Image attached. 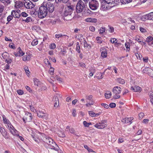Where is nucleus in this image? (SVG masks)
Segmentation results:
<instances>
[{"mask_svg": "<svg viewBox=\"0 0 153 153\" xmlns=\"http://www.w3.org/2000/svg\"><path fill=\"white\" fill-rule=\"evenodd\" d=\"M54 6L52 3L44 2L39 7L38 16L41 18L45 17L48 13H51L54 10Z\"/></svg>", "mask_w": 153, "mask_h": 153, "instance_id": "obj_1", "label": "nucleus"}, {"mask_svg": "<svg viewBox=\"0 0 153 153\" xmlns=\"http://www.w3.org/2000/svg\"><path fill=\"white\" fill-rule=\"evenodd\" d=\"M74 6L71 4L70 3H68L66 4L63 15L65 17L68 16L70 17L68 19H65L66 20H68L71 19V15L74 10Z\"/></svg>", "mask_w": 153, "mask_h": 153, "instance_id": "obj_2", "label": "nucleus"}, {"mask_svg": "<svg viewBox=\"0 0 153 153\" xmlns=\"http://www.w3.org/2000/svg\"><path fill=\"white\" fill-rule=\"evenodd\" d=\"M44 141L50 146L51 149L58 151L59 149V147L54 142L53 139L48 136H46L44 138Z\"/></svg>", "mask_w": 153, "mask_h": 153, "instance_id": "obj_3", "label": "nucleus"}, {"mask_svg": "<svg viewBox=\"0 0 153 153\" xmlns=\"http://www.w3.org/2000/svg\"><path fill=\"white\" fill-rule=\"evenodd\" d=\"M86 3L85 2L81 0H79L76 5V11L78 13H80L83 11H85L86 10L87 5Z\"/></svg>", "mask_w": 153, "mask_h": 153, "instance_id": "obj_4", "label": "nucleus"}, {"mask_svg": "<svg viewBox=\"0 0 153 153\" xmlns=\"http://www.w3.org/2000/svg\"><path fill=\"white\" fill-rule=\"evenodd\" d=\"M90 8L93 10H97L99 7V3L97 1L95 0H91L89 3Z\"/></svg>", "mask_w": 153, "mask_h": 153, "instance_id": "obj_5", "label": "nucleus"}, {"mask_svg": "<svg viewBox=\"0 0 153 153\" xmlns=\"http://www.w3.org/2000/svg\"><path fill=\"white\" fill-rule=\"evenodd\" d=\"M32 114L29 112H26L23 118V121L25 123L26 121L30 122L32 119Z\"/></svg>", "mask_w": 153, "mask_h": 153, "instance_id": "obj_6", "label": "nucleus"}, {"mask_svg": "<svg viewBox=\"0 0 153 153\" xmlns=\"http://www.w3.org/2000/svg\"><path fill=\"white\" fill-rule=\"evenodd\" d=\"M8 126L9 128V129L11 134L14 136H19V134L18 131L12 125H11V124H9V125H8Z\"/></svg>", "mask_w": 153, "mask_h": 153, "instance_id": "obj_7", "label": "nucleus"}, {"mask_svg": "<svg viewBox=\"0 0 153 153\" xmlns=\"http://www.w3.org/2000/svg\"><path fill=\"white\" fill-rule=\"evenodd\" d=\"M21 13L20 10H14L12 11L11 15L15 18H19L21 16Z\"/></svg>", "mask_w": 153, "mask_h": 153, "instance_id": "obj_8", "label": "nucleus"}, {"mask_svg": "<svg viewBox=\"0 0 153 153\" xmlns=\"http://www.w3.org/2000/svg\"><path fill=\"white\" fill-rule=\"evenodd\" d=\"M38 116L41 118L47 119L48 118V114L42 111H39L37 112Z\"/></svg>", "mask_w": 153, "mask_h": 153, "instance_id": "obj_9", "label": "nucleus"}, {"mask_svg": "<svg viewBox=\"0 0 153 153\" xmlns=\"http://www.w3.org/2000/svg\"><path fill=\"white\" fill-rule=\"evenodd\" d=\"M143 72L147 74L152 77H153V70L149 68H145L143 70Z\"/></svg>", "mask_w": 153, "mask_h": 153, "instance_id": "obj_10", "label": "nucleus"}, {"mask_svg": "<svg viewBox=\"0 0 153 153\" xmlns=\"http://www.w3.org/2000/svg\"><path fill=\"white\" fill-rule=\"evenodd\" d=\"M0 132L5 139L9 138V134L4 128L1 127L0 128Z\"/></svg>", "mask_w": 153, "mask_h": 153, "instance_id": "obj_11", "label": "nucleus"}, {"mask_svg": "<svg viewBox=\"0 0 153 153\" xmlns=\"http://www.w3.org/2000/svg\"><path fill=\"white\" fill-rule=\"evenodd\" d=\"M25 7L27 9H32L35 7V5L32 2L29 1V2H26L24 4Z\"/></svg>", "mask_w": 153, "mask_h": 153, "instance_id": "obj_12", "label": "nucleus"}, {"mask_svg": "<svg viewBox=\"0 0 153 153\" xmlns=\"http://www.w3.org/2000/svg\"><path fill=\"white\" fill-rule=\"evenodd\" d=\"M121 88L120 87H115L113 89V93L116 94H119L121 92Z\"/></svg>", "mask_w": 153, "mask_h": 153, "instance_id": "obj_13", "label": "nucleus"}, {"mask_svg": "<svg viewBox=\"0 0 153 153\" xmlns=\"http://www.w3.org/2000/svg\"><path fill=\"white\" fill-rule=\"evenodd\" d=\"M101 52V56L103 58L106 57L107 56V51L106 49L104 48H102L100 49Z\"/></svg>", "mask_w": 153, "mask_h": 153, "instance_id": "obj_14", "label": "nucleus"}, {"mask_svg": "<svg viewBox=\"0 0 153 153\" xmlns=\"http://www.w3.org/2000/svg\"><path fill=\"white\" fill-rule=\"evenodd\" d=\"M103 1H105L106 3L109 4V6L110 7H113L115 5V0H103Z\"/></svg>", "mask_w": 153, "mask_h": 153, "instance_id": "obj_15", "label": "nucleus"}, {"mask_svg": "<svg viewBox=\"0 0 153 153\" xmlns=\"http://www.w3.org/2000/svg\"><path fill=\"white\" fill-rule=\"evenodd\" d=\"M146 41L148 43L149 45L153 44V38L152 36L148 37L146 39Z\"/></svg>", "mask_w": 153, "mask_h": 153, "instance_id": "obj_16", "label": "nucleus"}, {"mask_svg": "<svg viewBox=\"0 0 153 153\" xmlns=\"http://www.w3.org/2000/svg\"><path fill=\"white\" fill-rule=\"evenodd\" d=\"M132 120L131 119V118H125L124 119H123L121 121L123 123H129V122H130V124L131 123V121Z\"/></svg>", "mask_w": 153, "mask_h": 153, "instance_id": "obj_17", "label": "nucleus"}, {"mask_svg": "<svg viewBox=\"0 0 153 153\" xmlns=\"http://www.w3.org/2000/svg\"><path fill=\"white\" fill-rule=\"evenodd\" d=\"M85 21L88 22H97V19L92 18H88L85 19Z\"/></svg>", "mask_w": 153, "mask_h": 153, "instance_id": "obj_18", "label": "nucleus"}, {"mask_svg": "<svg viewBox=\"0 0 153 153\" xmlns=\"http://www.w3.org/2000/svg\"><path fill=\"white\" fill-rule=\"evenodd\" d=\"M100 126L101 128H103L106 126V121L105 120H103L98 123Z\"/></svg>", "mask_w": 153, "mask_h": 153, "instance_id": "obj_19", "label": "nucleus"}, {"mask_svg": "<svg viewBox=\"0 0 153 153\" xmlns=\"http://www.w3.org/2000/svg\"><path fill=\"white\" fill-rule=\"evenodd\" d=\"M150 16V13L145 15L142 17L141 19L143 21H145L146 19L151 20Z\"/></svg>", "mask_w": 153, "mask_h": 153, "instance_id": "obj_20", "label": "nucleus"}, {"mask_svg": "<svg viewBox=\"0 0 153 153\" xmlns=\"http://www.w3.org/2000/svg\"><path fill=\"white\" fill-rule=\"evenodd\" d=\"M111 92L109 91H107L105 94V97L108 99H109L111 97Z\"/></svg>", "mask_w": 153, "mask_h": 153, "instance_id": "obj_21", "label": "nucleus"}, {"mask_svg": "<svg viewBox=\"0 0 153 153\" xmlns=\"http://www.w3.org/2000/svg\"><path fill=\"white\" fill-rule=\"evenodd\" d=\"M117 81L118 82L122 84H123L125 83V80L124 79L120 78H117Z\"/></svg>", "mask_w": 153, "mask_h": 153, "instance_id": "obj_22", "label": "nucleus"}, {"mask_svg": "<svg viewBox=\"0 0 153 153\" xmlns=\"http://www.w3.org/2000/svg\"><path fill=\"white\" fill-rule=\"evenodd\" d=\"M3 117V122L5 124H9V123H10V121L9 120L7 119L4 115H3L2 116Z\"/></svg>", "mask_w": 153, "mask_h": 153, "instance_id": "obj_23", "label": "nucleus"}, {"mask_svg": "<svg viewBox=\"0 0 153 153\" xmlns=\"http://www.w3.org/2000/svg\"><path fill=\"white\" fill-rule=\"evenodd\" d=\"M0 1L5 4L8 5L10 3L11 1L10 0H0Z\"/></svg>", "mask_w": 153, "mask_h": 153, "instance_id": "obj_24", "label": "nucleus"}, {"mask_svg": "<svg viewBox=\"0 0 153 153\" xmlns=\"http://www.w3.org/2000/svg\"><path fill=\"white\" fill-rule=\"evenodd\" d=\"M30 12L31 13L32 15L35 16H36L37 15L38 16L39 12L36 11L35 9H33Z\"/></svg>", "mask_w": 153, "mask_h": 153, "instance_id": "obj_25", "label": "nucleus"}, {"mask_svg": "<svg viewBox=\"0 0 153 153\" xmlns=\"http://www.w3.org/2000/svg\"><path fill=\"white\" fill-rule=\"evenodd\" d=\"M132 0H120V2L123 4H125L131 2Z\"/></svg>", "mask_w": 153, "mask_h": 153, "instance_id": "obj_26", "label": "nucleus"}, {"mask_svg": "<svg viewBox=\"0 0 153 153\" xmlns=\"http://www.w3.org/2000/svg\"><path fill=\"white\" fill-rule=\"evenodd\" d=\"M55 99V100H56V102L54 103V107H57L59 105V101L58 99L57 98H56V97H54L53 98V99Z\"/></svg>", "mask_w": 153, "mask_h": 153, "instance_id": "obj_27", "label": "nucleus"}, {"mask_svg": "<svg viewBox=\"0 0 153 153\" xmlns=\"http://www.w3.org/2000/svg\"><path fill=\"white\" fill-rule=\"evenodd\" d=\"M135 88V92H140L142 90V88L139 86H136Z\"/></svg>", "mask_w": 153, "mask_h": 153, "instance_id": "obj_28", "label": "nucleus"}, {"mask_svg": "<svg viewBox=\"0 0 153 153\" xmlns=\"http://www.w3.org/2000/svg\"><path fill=\"white\" fill-rule=\"evenodd\" d=\"M83 124L85 127H88L91 124V123H87L86 121H84Z\"/></svg>", "mask_w": 153, "mask_h": 153, "instance_id": "obj_29", "label": "nucleus"}, {"mask_svg": "<svg viewBox=\"0 0 153 153\" xmlns=\"http://www.w3.org/2000/svg\"><path fill=\"white\" fill-rule=\"evenodd\" d=\"M17 51L19 52V53H20V55H22L21 56H23L25 53L22 51L21 50L20 47H19L18 48Z\"/></svg>", "mask_w": 153, "mask_h": 153, "instance_id": "obj_30", "label": "nucleus"}, {"mask_svg": "<svg viewBox=\"0 0 153 153\" xmlns=\"http://www.w3.org/2000/svg\"><path fill=\"white\" fill-rule=\"evenodd\" d=\"M8 53H3L2 54V56L3 59L5 60L7 59L8 57L7 54Z\"/></svg>", "mask_w": 153, "mask_h": 153, "instance_id": "obj_31", "label": "nucleus"}, {"mask_svg": "<svg viewBox=\"0 0 153 153\" xmlns=\"http://www.w3.org/2000/svg\"><path fill=\"white\" fill-rule=\"evenodd\" d=\"M30 56H29L25 55L23 56V60L24 61L29 60L30 59Z\"/></svg>", "mask_w": 153, "mask_h": 153, "instance_id": "obj_32", "label": "nucleus"}, {"mask_svg": "<svg viewBox=\"0 0 153 153\" xmlns=\"http://www.w3.org/2000/svg\"><path fill=\"white\" fill-rule=\"evenodd\" d=\"M99 31L100 32V34H102L105 31V27H102L99 29Z\"/></svg>", "mask_w": 153, "mask_h": 153, "instance_id": "obj_33", "label": "nucleus"}, {"mask_svg": "<svg viewBox=\"0 0 153 153\" xmlns=\"http://www.w3.org/2000/svg\"><path fill=\"white\" fill-rule=\"evenodd\" d=\"M83 43L84 46L85 48H88V47H89L90 48H91L90 45L88 44L85 40H84L83 41Z\"/></svg>", "mask_w": 153, "mask_h": 153, "instance_id": "obj_34", "label": "nucleus"}, {"mask_svg": "<svg viewBox=\"0 0 153 153\" xmlns=\"http://www.w3.org/2000/svg\"><path fill=\"white\" fill-rule=\"evenodd\" d=\"M139 43L141 44L142 45V42H143V39L141 38H139L138 37H136L135 39Z\"/></svg>", "mask_w": 153, "mask_h": 153, "instance_id": "obj_35", "label": "nucleus"}, {"mask_svg": "<svg viewBox=\"0 0 153 153\" xmlns=\"http://www.w3.org/2000/svg\"><path fill=\"white\" fill-rule=\"evenodd\" d=\"M38 43L37 40L34 39L31 42V45L33 46H35Z\"/></svg>", "mask_w": 153, "mask_h": 153, "instance_id": "obj_36", "label": "nucleus"}, {"mask_svg": "<svg viewBox=\"0 0 153 153\" xmlns=\"http://www.w3.org/2000/svg\"><path fill=\"white\" fill-rule=\"evenodd\" d=\"M55 78L56 80L59 81L60 82H62V79L58 75L56 76Z\"/></svg>", "mask_w": 153, "mask_h": 153, "instance_id": "obj_37", "label": "nucleus"}, {"mask_svg": "<svg viewBox=\"0 0 153 153\" xmlns=\"http://www.w3.org/2000/svg\"><path fill=\"white\" fill-rule=\"evenodd\" d=\"M24 70L27 76H28V74L29 75L30 72L28 68L27 67L25 68H24Z\"/></svg>", "mask_w": 153, "mask_h": 153, "instance_id": "obj_38", "label": "nucleus"}, {"mask_svg": "<svg viewBox=\"0 0 153 153\" xmlns=\"http://www.w3.org/2000/svg\"><path fill=\"white\" fill-rule=\"evenodd\" d=\"M13 17L12 15L8 16L7 18V21L9 22H10L13 19Z\"/></svg>", "mask_w": 153, "mask_h": 153, "instance_id": "obj_39", "label": "nucleus"}, {"mask_svg": "<svg viewBox=\"0 0 153 153\" xmlns=\"http://www.w3.org/2000/svg\"><path fill=\"white\" fill-rule=\"evenodd\" d=\"M116 104L113 102L110 103L109 105V106L111 108H114L116 107Z\"/></svg>", "mask_w": 153, "mask_h": 153, "instance_id": "obj_40", "label": "nucleus"}, {"mask_svg": "<svg viewBox=\"0 0 153 153\" xmlns=\"http://www.w3.org/2000/svg\"><path fill=\"white\" fill-rule=\"evenodd\" d=\"M117 40L115 38H111L110 39V41L111 43H115L116 41H117Z\"/></svg>", "mask_w": 153, "mask_h": 153, "instance_id": "obj_41", "label": "nucleus"}, {"mask_svg": "<svg viewBox=\"0 0 153 153\" xmlns=\"http://www.w3.org/2000/svg\"><path fill=\"white\" fill-rule=\"evenodd\" d=\"M88 112L90 116L92 117H94L95 113L94 112L92 111H89Z\"/></svg>", "mask_w": 153, "mask_h": 153, "instance_id": "obj_42", "label": "nucleus"}, {"mask_svg": "<svg viewBox=\"0 0 153 153\" xmlns=\"http://www.w3.org/2000/svg\"><path fill=\"white\" fill-rule=\"evenodd\" d=\"M96 40L98 41L97 43H102V41H101V37H97L96 38Z\"/></svg>", "mask_w": 153, "mask_h": 153, "instance_id": "obj_43", "label": "nucleus"}, {"mask_svg": "<svg viewBox=\"0 0 153 153\" xmlns=\"http://www.w3.org/2000/svg\"><path fill=\"white\" fill-rule=\"evenodd\" d=\"M85 97L87 100H91L92 98V95L86 96Z\"/></svg>", "mask_w": 153, "mask_h": 153, "instance_id": "obj_44", "label": "nucleus"}, {"mask_svg": "<svg viewBox=\"0 0 153 153\" xmlns=\"http://www.w3.org/2000/svg\"><path fill=\"white\" fill-rule=\"evenodd\" d=\"M80 46L79 45V43L78 42V44L77 45L76 50L77 51V52L79 53H80Z\"/></svg>", "mask_w": 153, "mask_h": 153, "instance_id": "obj_45", "label": "nucleus"}, {"mask_svg": "<svg viewBox=\"0 0 153 153\" xmlns=\"http://www.w3.org/2000/svg\"><path fill=\"white\" fill-rule=\"evenodd\" d=\"M12 59L10 58H8L5 61L7 62V64H10L12 62Z\"/></svg>", "mask_w": 153, "mask_h": 153, "instance_id": "obj_46", "label": "nucleus"}, {"mask_svg": "<svg viewBox=\"0 0 153 153\" xmlns=\"http://www.w3.org/2000/svg\"><path fill=\"white\" fill-rule=\"evenodd\" d=\"M32 20V19L30 17H27L26 19L25 20L26 22H28L31 21Z\"/></svg>", "mask_w": 153, "mask_h": 153, "instance_id": "obj_47", "label": "nucleus"}, {"mask_svg": "<svg viewBox=\"0 0 153 153\" xmlns=\"http://www.w3.org/2000/svg\"><path fill=\"white\" fill-rule=\"evenodd\" d=\"M56 38L57 39H59L60 37H63V35L62 34H56L55 35Z\"/></svg>", "mask_w": 153, "mask_h": 153, "instance_id": "obj_48", "label": "nucleus"}, {"mask_svg": "<svg viewBox=\"0 0 153 153\" xmlns=\"http://www.w3.org/2000/svg\"><path fill=\"white\" fill-rule=\"evenodd\" d=\"M4 7L3 5L0 4V13H2L4 10Z\"/></svg>", "mask_w": 153, "mask_h": 153, "instance_id": "obj_49", "label": "nucleus"}, {"mask_svg": "<svg viewBox=\"0 0 153 153\" xmlns=\"http://www.w3.org/2000/svg\"><path fill=\"white\" fill-rule=\"evenodd\" d=\"M17 93L19 95H22L24 94L23 91L21 90H17Z\"/></svg>", "mask_w": 153, "mask_h": 153, "instance_id": "obj_50", "label": "nucleus"}, {"mask_svg": "<svg viewBox=\"0 0 153 153\" xmlns=\"http://www.w3.org/2000/svg\"><path fill=\"white\" fill-rule=\"evenodd\" d=\"M135 55L137 59H140L142 57V56L140 54H139L138 53H135Z\"/></svg>", "mask_w": 153, "mask_h": 153, "instance_id": "obj_51", "label": "nucleus"}, {"mask_svg": "<svg viewBox=\"0 0 153 153\" xmlns=\"http://www.w3.org/2000/svg\"><path fill=\"white\" fill-rule=\"evenodd\" d=\"M125 45L126 48H127V50L128 49V51H129V50H130V48H129L130 44H129V43H128V42L126 43H125Z\"/></svg>", "mask_w": 153, "mask_h": 153, "instance_id": "obj_52", "label": "nucleus"}, {"mask_svg": "<svg viewBox=\"0 0 153 153\" xmlns=\"http://www.w3.org/2000/svg\"><path fill=\"white\" fill-rule=\"evenodd\" d=\"M144 115L143 113H140L139 114V117L140 119H141L143 116Z\"/></svg>", "mask_w": 153, "mask_h": 153, "instance_id": "obj_53", "label": "nucleus"}, {"mask_svg": "<svg viewBox=\"0 0 153 153\" xmlns=\"http://www.w3.org/2000/svg\"><path fill=\"white\" fill-rule=\"evenodd\" d=\"M33 81L34 84L38 86V80L36 79H34Z\"/></svg>", "mask_w": 153, "mask_h": 153, "instance_id": "obj_54", "label": "nucleus"}, {"mask_svg": "<svg viewBox=\"0 0 153 153\" xmlns=\"http://www.w3.org/2000/svg\"><path fill=\"white\" fill-rule=\"evenodd\" d=\"M108 27H109V31L111 33H113L114 31V29L113 27H111L110 26H108Z\"/></svg>", "mask_w": 153, "mask_h": 153, "instance_id": "obj_55", "label": "nucleus"}, {"mask_svg": "<svg viewBox=\"0 0 153 153\" xmlns=\"http://www.w3.org/2000/svg\"><path fill=\"white\" fill-rule=\"evenodd\" d=\"M95 28L93 26H90L89 27V30L90 31L94 32L95 30Z\"/></svg>", "mask_w": 153, "mask_h": 153, "instance_id": "obj_56", "label": "nucleus"}, {"mask_svg": "<svg viewBox=\"0 0 153 153\" xmlns=\"http://www.w3.org/2000/svg\"><path fill=\"white\" fill-rule=\"evenodd\" d=\"M54 72V68L53 67H51L49 71V72L51 74V73H53Z\"/></svg>", "mask_w": 153, "mask_h": 153, "instance_id": "obj_57", "label": "nucleus"}, {"mask_svg": "<svg viewBox=\"0 0 153 153\" xmlns=\"http://www.w3.org/2000/svg\"><path fill=\"white\" fill-rule=\"evenodd\" d=\"M21 14L22 16L23 17H26L28 16V14L26 13L25 12H22L21 13Z\"/></svg>", "mask_w": 153, "mask_h": 153, "instance_id": "obj_58", "label": "nucleus"}, {"mask_svg": "<svg viewBox=\"0 0 153 153\" xmlns=\"http://www.w3.org/2000/svg\"><path fill=\"white\" fill-rule=\"evenodd\" d=\"M29 108L30 110L33 112H34V111H36V110L35 109L34 107L31 105L29 106Z\"/></svg>", "mask_w": 153, "mask_h": 153, "instance_id": "obj_59", "label": "nucleus"}, {"mask_svg": "<svg viewBox=\"0 0 153 153\" xmlns=\"http://www.w3.org/2000/svg\"><path fill=\"white\" fill-rule=\"evenodd\" d=\"M101 105L102 106H104V108H109V106L108 105H107L106 104L102 103V104Z\"/></svg>", "mask_w": 153, "mask_h": 153, "instance_id": "obj_60", "label": "nucleus"}, {"mask_svg": "<svg viewBox=\"0 0 153 153\" xmlns=\"http://www.w3.org/2000/svg\"><path fill=\"white\" fill-rule=\"evenodd\" d=\"M50 47L51 49H54L56 48V45L55 44L53 43L50 46Z\"/></svg>", "mask_w": 153, "mask_h": 153, "instance_id": "obj_61", "label": "nucleus"}, {"mask_svg": "<svg viewBox=\"0 0 153 153\" xmlns=\"http://www.w3.org/2000/svg\"><path fill=\"white\" fill-rule=\"evenodd\" d=\"M100 125L98 123L94 125V126L96 128L99 129H102Z\"/></svg>", "mask_w": 153, "mask_h": 153, "instance_id": "obj_62", "label": "nucleus"}, {"mask_svg": "<svg viewBox=\"0 0 153 153\" xmlns=\"http://www.w3.org/2000/svg\"><path fill=\"white\" fill-rule=\"evenodd\" d=\"M143 60L144 62L147 63L148 62V58L147 57L143 58Z\"/></svg>", "mask_w": 153, "mask_h": 153, "instance_id": "obj_63", "label": "nucleus"}, {"mask_svg": "<svg viewBox=\"0 0 153 153\" xmlns=\"http://www.w3.org/2000/svg\"><path fill=\"white\" fill-rule=\"evenodd\" d=\"M72 114L74 117H75L76 115V110L75 109L73 110V111L72 112Z\"/></svg>", "mask_w": 153, "mask_h": 153, "instance_id": "obj_64", "label": "nucleus"}]
</instances>
